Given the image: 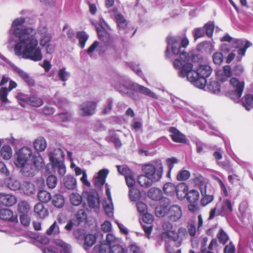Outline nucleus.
<instances>
[{"instance_id":"12","label":"nucleus","mask_w":253,"mask_h":253,"mask_svg":"<svg viewBox=\"0 0 253 253\" xmlns=\"http://www.w3.org/2000/svg\"><path fill=\"white\" fill-rule=\"evenodd\" d=\"M108 169H103L100 170L93 177V183L95 186L100 188L105 183L106 178L109 174Z\"/></svg>"},{"instance_id":"42","label":"nucleus","mask_w":253,"mask_h":253,"mask_svg":"<svg viewBox=\"0 0 253 253\" xmlns=\"http://www.w3.org/2000/svg\"><path fill=\"white\" fill-rule=\"evenodd\" d=\"M55 243L62 248L60 251L61 253H70L71 248L70 246L63 241L57 239L55 241Z\"/></svg>"},{"instance_id":"9","label":"nucleus","mask_w":253,"mask_h":253,"mask_svg":"<svg viewBox=\"0 0 253 253\" xmlns=\"http://www.w3.org/2000/svg\"><path fill=\"white\" fill-rule=\"evenodd\" d=\"M96 103L92 101H87L84 102L80 106L79 113L83 116L93 115L96 109Z\"/></svg>"},{"instance_id":"58","label":"nucleus","mask_w":253,"mask_h":253,"mask_svg":"<svg viewBox=\"0 0 253 253\" xmlns=\"http://www.w3.org/2000/svg\"><path fill=\"white\" fill-rule=\"evenodd\" d=\"M214 26L212 22L208 23L204 26L203 28L205 30V32H206V35L209 37H211L212 36L214 30Z\"/></svg>"},{"instance_id":"27","label":"nucleus","mask_w":253,"mask_h":253,"mask_svg":"<svg viewBox=\"0 0 253 253\" xmlns=\"http://www.w3.org/2000/svg\"><path fill=\"white\" fill-rule=\"evenodd\" d=\"M220 41L222 42H227L231 43L232 46L236 48H239L243 44V40L232 38L228 34L223 36Z\"/></svg>"},{"instance_id":"43","label":"nucleus","mask_w":253,"mask_h":253,"mask_svg":"<svg viewBox=\"0 0 253 253\" xmlns=\"http://www.w3.org/2000/svg\"><path fill=\"white\" fill-rule=\"evenodd\" d=\"M129 197L131 201H137L140 199L141 193L137 189L131 188L129 191Z\"/></svg>"},{"instance_id":"23","label":"nucleus","mask_w":253,"mask_h":253,"mask_svg":"<svg viewBox=\"0 0 253 253\" xmlns=\"http://www.w3.org/2000/svg\"><path fill=\"white\" fill-rule=\"evenodd\" d=\"M169 131L171 133V137L173 141L178 143H184L185 142L186 138L185 135L175 127L170 128Z\"/></svg>"},{"instance_id":"29","label":"nucleus","mask_w":253,"mask_h":253,"mask_svg":"<svg viewBox=\"0 0 253 253\" xmlns=\"http://www.w3.org/2000/svg\"><path fill=\"white\" fill-rule=\"evenodd\" d=\"M217 204H219L218 213H222L224 215L226 212H231L233 211L231 202L229 199H226L223 203H218Z\"/></svg>"},{"instance_id":"28","label":"nucleus","mask_w":253,"mask_h":253,"mask_svg":"<svg viewBox=\"0 0 253 253\" xmlns=\"http://www.w3.org/2000/svg\"><path fill=\"white\" fill-rule=\"evenodd\" d=\"M34 211L41 218H44L48 215V211L42 203H38L34 207Z\"/></svg>"},{"instance_id":"54","label":"nucleus","mask_w":253,"mask_h":253,"mask_svg":"<svg viewBox=\"0 0 253 253\" xmlns=\"http://www.w3.org/2000/svg\"><path fill=\"white\" fill-rule=\"evenodd\" d=\"M30 209V205L25 201H22L18 204V209L21 213H27Z\"/></svg>"},{"instance_id":"4","label":"nucleus","mask_w":253,"mask_h":253,"mask_svg":"<svg viewBox=\"0 0 253 253\" xmlns=\"http://www.w3.org/2000/svg\"><path fill=\"white\" fill-rule=\"evenodd\" d=\"M167 48L166 54L168 56L169 50L171 49L174 55H178L181 52L182 47L185 48L189 44V41L187 38L181 39L180 37H170L167 39Z\"/></svg>"},{"instance_id":"3","label":"nucleus","mask_w":253,"mask_h":253,"mask_svg":"<svg viewBox=\"0 0 253 253\" xmlns=\"http://www.w3.org/2000/svg\"><path fill=\"white\" fill-rule=\"evenodd\" d=\"M193 67L191 63L185 64L178 72V76L182 78L186 77L195 86L202 89L206 84V78L211 73V69L209 65H203L200 66L196 71H194Z\"/></svg>"},{"instance_id":"20","label":"nucleus","mask_w":253,"mask_h":253,"mask_svg":"<svg viewBox=\"0 0 253 253\" xmlns=\"http://www.w3.org/2000/svg\"><path fill=\"white\" fill-rule=\"evenodd\" d=\"M179 54L180 60L178 59H175L174 61H173V66L175 69H181V70L183 66L185 64L188 63H186V62L189 60V57L187 53L184 52L182 50L181 51V52H180Z\"/></svg>"},{"instance_id":"59","label":"nucleus","mask_w":253,"mask_h":253,"mask_svg":"<svg viewBox=\"0 0 253 253\" xmlns=\"http://www.w3.org/2000/svg\"><path fill=\"white\" fill-rule=\"evenodd\" d=\"M208 89L210 91L216 93L220 91V85L217 82L212 81L209 84Z\"/></svg>"},{"instance_id":"49","label":"nucleus","mask_w":253,"mask_h":253,"mask_svg":"<svg viewBox=\"0 0 253 253\" xmlns=\"http://www.w3.org/2000/svg\"><path fill=\"white\" fill-rule=\"evenodd\" d=\"M115 18L119 27L124 29L126 26V20L121 13H116Z\"/></svg>"},{"instance_id":"50","label":"nucleus","mask_w":253,"mask_h":253,"mask_svg":"<svg viewBox=\"0 0 253 253\" xmlns=\"http://www.w3.org/2000/svg\"><path fill=\"white\" fill-rule=\"evenodd\" d=\"M70 200L72 205L74 206H78L81 204L82 198L80 194L74 193L70 195Z\"/></svg>"},{"instance_id":"57","label":"nucleus","mask_w":253,"mask_h":253,"mask_svg":"<svg viewBox=\"0 0 253 253\" xmlns=\"http://www.w3.org/2000/svg\"><path fill=\"white\" fill-rule=\"evenodd\" d=\"M10 92L6 87H1L0 89V100L2 103H6L8 102L7 96L8 92Z\"/></svg>"},{"instance_id":"63","label":"nucleus","mask_w":253,"mask_h":253,"mask_svg":"<svg viewBox=\"0 0 253 253\" xmlns=\"http://www.w3.org/2000/svg\"><path fill=\"white\" fill-rule=\"evenodd\" d=\"M219 242L225 244L228 240V237L226 233L222 230L220 229L217 235Z\"/></svg>"},{"instance_id":"33","label":"nucleus","mask_w":253,"mask_h":253,"mask_svg":"<svg viewBox=\"0 0 253 253\" xmlns=\"http://www.w3.org/2000/svg\"><path fill=\"white\" fill-rule=\"evenodd\" d=\"M52 205L57 208H61L64 205L65 200L60 194H56L52 198Z\"/></svg>"},{"instance_id":"7","label":"nucleus","mask_w":253,"mask_h":253,"mask_svg":"<svg viewBox=\"0 0 253 253\" xmlns=\"http://www.w3.org/2000/svg\"><path fill=\"white\" fill-rule=\"evenodd\" d=\"M20 105L25 107L27 105H31L34 107H40L43 104L42 100L36 95L30 96L23 93H19L17 96Z\"/></svg>"},{"instance_id":"47","label":"nucleus","mask_w":253,"mask_h":253,"mask_svg":"<svg viewBox=\"0 0 253 253\" xmlns=\"http://www.w3.org/2000/svg\"><path fill=\"white\" fill-rule=\"evenodd\" d=\"M22 188L24 192L27 195L32 194L35 192L34 185L29 182H24Z\"/></svg>"},{"instance_id":"46","label":"nucleus","mask_w":253,"mask_h":253,"mask_svg":"<svg viewBox=\"0 0 253 253\" xmlns=\"http://www.w3.org/2000/svg\"><path fill=\"white\" fill-rule=\"evenodd\" d=\"M14 71L26 82L32 83V79L30 78L27 73L24 72L21 69L16 66L13 67Z\"/></svg>"},{"instance_id":"31","label":"nucleus","mask_w":253,"mask_h":253,"mask_svg":"<svg viewBox=\"0 0 253 253\" xmlns=\"http://www.w3.org/2000/svg\"><path fill=\"white\" fill-rule=\"evenodd\" d=\"M34 146L37 151L42 152L45 150L47 146L45 139L43 137H39L35 140Z\"/></svg>"},{"instance_id":"34","label":"nucleus","mask_w":253,"mask_h":253,"mask_svg":"<svg viewBox=\"0 0 253 253\" xmlns=\"http://www.w3.org/2000/svg\"><path fill=\"white\" fill-rule=\"evenodd\" d=\"M176 187L172 183H167L163 186V191L164 193L170 196H173L175 194L176 191Z\"/></svg>"},{"instance_id":"14","label":"nucleus","mask_w":253,"mask_h":253,"mask_svg":"<svg viewBox=\"0 0 253 253\" xmlns=\"http://www.w3.org/2000/svg\"><path fill=\"white\" fill-rule=\"evenodd\" d=\"M48 155L52 165L63 162L64 152L60 148H55L52 152H50Z\"/></svg>"},{"instance_id":"53","label":"nucleus","mask_w":253,"mask_h":253,"mask_svg":"<svg viewBox=\"0 0 253 253\" xmlns=\"http://www.w3.org/2000/svg\"><path fill=\"white\" fill-rule=\"evenodd\" d=\"M47 187L50 189H53L57 184V178L53 175L48 176L46 180Z\"/></svg>"},{"instance_id":"16","label":"nucleus","mask_w":253,"mask_h":253,"mask_svg":"<svg viewBox=\"0 0 253 253\" xmlns=\"http://www.w3.org/2000/svg\"><path fill=\"white\" fill-rule=\"evenodd\" d=\"M131 86L133 90L138 91L140 93L154 99L158 98V96L156 94L147 87L139 85L137 84H133L131 85Z\"/></svg>"},{"instance_id":"64","label":"nucleus","mask_w":253,"mask_h":253,"mask_svg":"<svg viewBox=\"0 0 253 253\" xmlns=\"http://www.w3.org/2000/svg\"><path fill=\"white\" fill-rule=\"evenodd\" d=\"M140 250L138 246L135 244H132L128 247L126 253H140Z\"/></svg>"},{"instance_id":"40","label":"nucleus","mask_w":253,"mask_h":253,"mask_svg":"<svg viewBox=\"0 0 253 253\" xmlns=\"http://www.w3.org/2000/svg\"><path fill=\"white\" fill-rule=\"evenodd\" d=\"M96 237L92 234H87L84 238V248L87 250L95 242Z\"/></svg>"},{"instance_id":"15","label":"nucleus","mask_w":253,"mask_h":253,"mask_svg":"<svg viewBox=\"0 0 253 253\" xmlns=\"http://www.w3.org/2000/svg\"><path fill=\"white\" fill-rule=\"evenodd\" d=\"M170 201L167 198H162L161 199V205L156 207L155 209V214L157 217H161L165 215L167 211V207L170 204Z\"/></svg>"},{"instance_id":"55","label":"nucleus","mask_w":253,"mask_h":253,"mask_svg":"<svg viewBox=\"0 0 253 253\" xmlns=\"http://www.w3.org/2000/svg\"><path fill=\"white\" fill-rule=\"evenodd\" d=\"M59 233V228L56 221H55L46 230V234L49 236L51 235H57Z\"/></svg>"},{"instance_id":"62","label":"nucleus","mask_w":253,"mask_h":253,"mask_svg":"<svg viewBox=\"0 0 253 253\" xmlns=\"http://www.w3.org/2000/svg\"><path fill=\"white\" fill-rule=\"evenodd\" d=\"M118 171L122 175L125 176V177L126 176L129 175L131 173L133 172L129 169L127 167H124L123 168H121L120 166H117Z\"/></svg>"},{"instance_id":"21","label":"nucleus","mask_w":253,"mask_h":253,"mask_svg":"<svg viewBox=\"0 0 253 253\" xmlns=\"http://www.w3.org/2000/svg\"><path fill=\"white\" fill-rule=\"evenodd\" d=\"M0 218L12 222L18 221L17 216H14L12 211L7 209L0 210Z\"/></svg>"},{"instance_id":"19","label":"nucleus","mask_w":253,"mask_h":253,"mask_svg":"<svg viewBox=\"0 0 253 253\" xmlns=\"http://www.w3.org/2000/svg\"><path fill=\"white\" fill-rule=\"evenodd\" d=\"M106 195L107 199L104 201V208L107 214L111 216L113 211V205L112 201L110 190L109 188L106 190Z\"/></svg>"},{"instance_id":"17","label":"nucleus","mask_w":253,"mask_h":253,"mask_svg":"<svg viewBox=\"0 0 253 253\" xmlns=\"http://www.w3.org/2000/svg\"><path fill=\"white\" fill-rule=\"evenodd\" d=\"M217 79L221 81L224 82L231 76L232 72L229 66H224L222 69H218L216 72Z\"/></svg>"},{"instance_id":"5","label":"nucleus","mask_w":253,"mask_h":253,"mask_svg":"<svg viewBox=\"0 0 253 253\" xmlns=\"http://www.w3.org/2000/svg\"><path fill=\"white\" fill-rule=\"evenodd\" d=\"M142 171L144 174L157 181L162 177L163 168L160 161L157 162L154 165L147 164L142 167Z\"/></svg>"},{"instance_id":"41","label":"nucleus","mask_w":253,"mask_h":253,"mask_svg":"<svg viewBox=\"0 0 253 253\" xmlns=\"http://www.w3.org/2000/svg\"><path fill=\"white\" fill-rule=\"evenodd\" d=\"M7 187L12 190H16L21 187V183L19 180L15 178H9L7 182Z\"/></svg>"},{"instance_id":"24","label":"nucleus","mask_w":253,"mask_h":253,"mask_svg":"<svg viewBox=\"0 0 253 253\" xmlns=\"http://www.w3.org/2000/svg\"><path fill=\"white\" fill-rule=\"evenodd\" d=\"M133 84L129 81H123L121 83L117 84L115 85V87L121 93H128L130 90H133L131 85Z\"/></svg>"},{"instance_id":"60","label":"nucleus","mask_w":253,"mask_h":253,"mask_svg":"<svg viewBox=\"0 0 253 253\" xmlns=\"http://www.w3.org/2000/svg\"><path fill=\"white\" fill-rule=\"evenodd\" d=\"M135 173L133 172L125 177L126 183L127 186L130 188H133V187L135 184Z\"/></svg>"},{"instance_id":"6","label":"nucleus","mask_w":253,"mask_h":253,"mask_svg":"<svg viewBox=\"0 0 253 253\" xmlns=\"http://www.w3.org/2000/svg\"><path fill=\"white\" fill-rule=\"evenodd\" d=\"M230 84L231 88L226 92V95L235 101L238 102L242 96L244 88V82L232 78L230 80Z\"/></svg>"},{"instance_id":"18","label":"nucleus","mask_w":253,"mask_h":253,"mask_svg":"<svg viewBox=\"0 0 253 253\" xmlns=\"http://www.w3.org/2000/svg\"><path fill=\"white\" fill-rule=\"evenodd\" d=\"M97 33L98 34L99 39L105 43H106L107 46L110 47L114 46V43L111 38L110 35L103 28H97Z\"/></svg>"},{"instance_id":"37","label":"nucleus","mask_w":253,"mask_h":253,"mask_svg":"<svg viewBox=\"0 0 253 253\" xmlns=\"http://www.w3.org/2000/svg\"><path fill=\"white\" fill-rule=\"evenodd\" d=\"M12 151L11 147L7 145H3L0 150V155L4 160H8L12 156Z\"/></svg>"},{"instance_id":"61","label":"nucleus","mask_w":253,"mask_h":253,"mask_svg":"<svg viewBox=\"0 0 253 253\" xmlns=\"http://www.w3.org/2000/svg\"><path fill=\"white\" fill-rule=\"evenodd\" d=\"M244 42H243V43ZM243 45H244V44L241 46H240L239 48H237V49H238V50H237L238 53L240 55L239 57H238V58H239V59H240L241 58V57L245 54L246 49L248 47L251 46L252 45V44L251 42H250L249 41H246L244 47H242Z\"/></svg>"},{"instance_id":"30","label":"nucleus","mask_w":253,"mask_h":253,"mask_svg":"<svg viewBox=\"0 0 253 253\" xmlns=\"http://www.w3.org/2000/svg\"><path fill=\"white\" fill-rule=\"evenodd\" d=\"M154 180L145 174L140 175L137 178L138 183L143 187H149Z\"/></svg>"},{"instance_id":"45","label":"nucleus","mask_w":253,"mask_h":253,"mask_svg":"<svg viewBox=\"0 0 253 253\" xmlns=\"http://www.w3.org/2000/svg\"><path fill=\"white\" fill-rule=\"evenodd\" d=\"M186 198L189 202L195 203L199 198V192L196 190H192L188 193Z\"/></svg>"},{"instance_id":"13","label":"nucleus","mask_w":253,"mask_h":253,"mask_svg":"<svg viewBox=\"0 0 253 253\" xmlns=\"http://www.w3.org/2000/svg\"><path fill=\"white\" fill-rule=\"evenodd\" d=\"M168 218L172 222H175L180 219L182 216V211L177 205L171 206L168 211Z\"/></svg>"},{"instance_id":"38","label":"nucleus","mask_w":253,"mask_h":253,"mask_svg":"<svg viewBox=\"0 0 253 253\" xmlns=\"http://www.w3.org/2000/svg\"><path fill=\"white\" fill-rule=\"evenodd\" d=\"M109 247L105 244L95 246L91 253H110Z\"/></svg>"},{"instance_id":"39","label":"nucleus","mask_w":253,"mask_h":253,"mask_svg":"<svg viewBox=\"0 0 253 253\" xmlns=\"http://www.w3.org/2000/svg\"><path fill=\"white\" fill-rule=\"evenodd\" d=\"M38 197L40 201L45 203H48L51 199L50 193L45 190L40 191Z\"/></svg>"},{"instance_id":"51","label":"nucleus","mask_w":253,"mask_h":253,"mask_svg":"<svg viewBox=\"0 0 253 253\" xmlns=\"http://www.w3.org/2000/svg\"><path fill=\"white\" fill-rule=\"evenodd\" d=\"M243 105L247 110H250L253 108V95L251 94L246 95Z\"/></svg>"},{"instance_id":"22","label":"nucleus","mask_w":253,"mask_h":253,"mask_svg":"<svg viewBox=\"0 0 253 253\" xmlns=\"http://www.w3.org/2000/svg\"><path fill=\"white\" fill-rule=\"evenodd\" d=\"M207 241L208 239L207 238H203L201 249L202 253H214L213 252V248L215 247L217 245L216 240L215 239H212L208 248L206 247Z\"/></svg>"},{"instance_id":"10","label":"nucleus","mask_w":253,"mask_h":253,"mask_svg":"<svg viewBox=\"0 0 253 253\" xmlns=\"http://www.w3.org/2000/svg\"><path fill=\"white\" fill-rule=\"evenodd\" d=\"M142 219L145 224L141 223L142 227L145 232V236L149 239L152 231L153 226L151 224L154 221V216L150 213H146L143 215Z\"/></svg>"},{"instance_id":"36","label":"nucleus","mask_w":253,"mask_h":253,"mask_svg":"<svg viewBox=\"0 0 253 253\" xmlns=\"http://www.w3.org/2000/svg\"><path fill=\"white\" fill-rule=\"evenodd\" d=\"M77 37L79 40V46L82 48H84L88 39V35L85 32H78L77 34Z\"/></svg>"},{"instance_id":"8","label":"nucleus","mask_w":253,"mask_h":253,"mask_svg":"<svg viewBox=\"0 0 253 253\" xmlns=\"http://www.w3.org/2000/svg\"><path fill=\"white\" fill-rule=\"evenodd\" d=\"M163 232L161 234L162 240L167 241L172 240L176 241L178 239V235L173 229L172 224L168 221H165L162 225Z\"/></svg>"},{"instance_id":"26","label":"nucleus","mask_w":253,"mask_h":253,"mask_svg":"<svg viewBox=\"0 0 253 253\" xmlns=\"http://www.w3.org/2000/svg\"><path fill=\"white\" fill-rule=\"evenodd\" d=\"M176 194L177 198L180 200H183L186 197L188 194V186L184 183L179 184L176 186Z\"/></svg>"},{"instance_id":"44","label":"nucleus","mask_w":253,"mask_h":253,"mask_svg":"<svg viewBox=\"0 0 253 253\" xmlns=\"http://www.w3.org/2000/svg\"><path fill=\"white\" fill-rule=\"evenodd\" d=\"M53 169L55 170H57L59 175L63 176L66 173V168L63 162H59V163L53 164L52 165Z\"/></svg>"},{"instance_id":"25","label":"nucleus","mask_w":253,"mask_h":253,"mask_svg":"<svg viewBox=\"0 0 253 253\" xmlns=\"http://www.w3.org/2000/svg\"><path fill=\"white\" fill-rule=\"evenodd\" d=\"M0 202L3 205L12 206L17 202L16 198L10 194H1L0 196Z\"/></svg>"},{"instance_id":"11","label":"nucleus","mask_w":253,"mask_h":253,"mask_svg":"<svg viewBox=\"0 0 253 253\" xmlns=\"http://www.w3.org/2000/svg\"><path fill=\"white\" fill-rule=\"evenodd\" d=\"M88 206L90 208L97 209L100 206V201L97 193L93 191L85 193Z\"/></svg>"},{"instance_id":"56","label":"nucleus","mask_w":253,"mask_h":253,"mask_svg":"<svg viewBox=\"0 0 253 253\" xmlns=\"http://www.w3.org/2000/svg\"><path fill=\"white\" fill-rule=\"evenodd\" d=\"M212 60L213 63L219 65L223 62V56L221 52H216L212 55Z\"/></svg>"},{"instance_id":"52","label":"nucleus","mask_w":253,"mask_h":253,"mask_svg":"<svg viewBox=\"0 0 253 253\" xmlns=\"http://www.w3.org/2000/svg\"><path fill=\"white\" fill-rule=\"evenodd\" d=\"M190 176V173L187 170H181L179 171L176 176L178 181H184L188 179Z\"/></svg>"},{"instance_id":"2","label":"nucleus","mask_w":253,"mask_h":253,"mask_svg":"<svg viewBox=\"0 0 253 253\" xmlns=\"http://www.w3.org/2000/svg\"><path fill=\"white\" fill-rule=\"evenodd\" d=\"M16 166L21 168V172L25 176H32L38 168L43 166L42 158L39 155L34 156L31 148L24 147L16 153L15 161Z\"/></svg>"},{"instance_id":"35","label":"nucleus","mask_w":253,"mask_h":253,"mask_svg":"<svg viewBox=\"0 0 253 253\" xmlns=\"http://www.w3.org/2000/svg\"><path fill=\"white\" fill-rule=\"evenodd\" d=\"M65 187L68 189H74L76 186V180L73 176L68 175L64 179Z\"/></svg>"},{"instance_id":"32","label":"nucleus","mask_w":253,"mask_h":253,"mask_svg":"<svg viewBox=\"0 0 253 253\" xmlns=\"http://www.w3.org/2000/svg\"><path fill=\"white\" fill-rule=\"evenodd\" d=\"M148 196L154 201L161 200L162 197L161 190L159 188H151L148 191Z\"/></svg>"},{"instance_id":"1","label":"nucleus","mask_w":253,"mask_h":253,"mask_svg":"<svg viewBox=\"0 0 253 253\" xmlns=\"http://www.w3.org/2000/svg\"><path fill=\"white\" fill-rule=\"evenodd\" d=\"M25 22V18L17 17L13 20L9 29V33L18 41L14 47L15 54L34 61H41L42 55L41 49L38 46L37 32L40 37V45L45 47L47 54L53 53L55 45L51 42L52 36L49 29L45 26L41 25L36 31L33 27L24 26Z\"/></svg>"},{"instance_id":"48","label":"nucleus","mask_w":253,"mask_h":253,"mask_svg":"<svg viewBox=\"0 0 253 253\" xmlns=\"http://www.w3.org/2000/svg\"><path fill=\"white\" fill-rule=\"evenodd\" d=\"M70 77V73L68 72L65 68L60 69L58 72V77L63 82L67 81Z\"/></svg>"}]
</instances>
